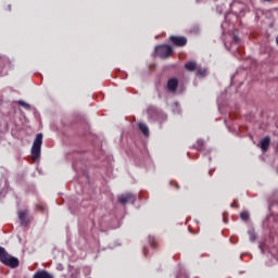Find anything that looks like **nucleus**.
I'll return each mask as SVG.
<instances>
[{"label":"nucleus","instance_id":"obj_1","mask_svg":"<svg viewBox=\"0 0 278 278\" xmlns=\"http://www.w3.org/2000/svg\"><path fill=\"white\" fill-rule=\"evenodd\" d=\"M0 262L10 268H18V258L9 255L3 247H0Z\"/></svg>","mask_w":278,"mask_h":278},{"label":"nucleus","instance_id":"obj_2","mask_svg":"<svg viewBox=\"0 0 278 278\" xmlns=\"http://www.w3.org/2000/svg\"><path fill=\"white\" fill-rule=\"evenodd\" d=\"M155 53L162 60H166L167 58H170L173 55L174 51H173V47L168 45H160V46H156Z\"/></svg>","mask_w":278,"mask_h":278},{"label":"nucleus","instance_id":"obj_3","mask_svg":"<svg viewBox=\"0 0 278 278\" xmlns=\"http://www.w3.org/2000/svg\"><path fill=\"white\" fill-rule=\"evenodd\" d=\"M41 147H42V134H38L31 147V156L34 161L40 157Z\"/></svg>","mask_w":278,"mask_h":278},{"label":"nucleus","instance_id":"obj_4","mask_svg":"<svg viewBox=\"0 0 278 278\" xmlns=\"http://www.w3.org/2000/svg\"><path fill=\"white\" fill-rule=\"evenodd\" d=\"M148 114L151 118H155V121H166V114L156 106H150L148 109Z\"/></svg>","mask_w":278,"mask_h":278},{"label":"nucleus","instance_id":"obj_5","mask_svg":"<svg viewBox=\"0 0 278 278\" xmlns=\"http://www.w3.org/2000/svg\"><path fill=\"white\" fill-rule=\"evenodd\" d=\"M169 42H172L174 47H186V45H188V39L181 36H170Z\"/></svg>","mask_w":278,"mask_h":278},{"label":"nucleus","instance_id":"obj_6","mask_svg":"<svg viewBox=\"0 0 278 278\" xmlns=\"http://www.w3.org/2000/svg\"><path fill=\"white\" fill-rule=\"evenodd\" d=\"M136 201V195L131 193H125L118 197V202L122 205H127V203H134Z\"/></svg>","mask_w":278,"mask_h":278},{"label":"nucleus","instance_id":"obj_7","mask_svg":"<svg viewBox=\"0 0 278 278\" xmlns=\"http://www.w3.org/2000/svg\"><path fill=\"white\" fill-rule=\"evenodd\" d=\"M177 88H179V79L178 78H169L167 80V90L169 92H177Z\"/></svg>","mask_w":278,"mask_h":278},{"label":"nucleus","instance_id":"obj_8","mask_svg":"<svg viewBox=\"0 0 278 278\" xmlns=\"http://www.w3.org/2000/svg\"><path fill=\"white\" fill-rule=\"evenodd\" d=\"M260 147L263 151V153H266L268 149L270 148V137L266 136L261 140Z\"/></svg>","mask_w":278,"mask_h":278},{"label":"nucleus","instance_id":"obj_9","mask_svg":"<svg viewBox=\"0 0 278 278\" xmlns=\"http://www.w3.org/2000/svg\"><path fill=\"white\" fill-rule=\"evenodd\" d=\"M143 156V164L144 166H148L152 163L151 154H149V149H147V146H143V151L141 152Z\"/></svg>","mask_w":278,"mask_h":278},{"label":"nucleus","instance_id":"obj_10","mask_svg":"<svg viewBox=\"0 0 278 278\" xmlns=\"http://www.w3.org/2000/svg\"><path fill=\"white\" fill-rule=\"evenodd\" d=\"M33 278H53V275L49 274L47 270H39L34 274Z\"/></svg>","mask_w":278,"mask_h":278},{"label":"nucleus","instance_id":"obj_11","mask_svg":"<svg viewBox=\"0 0 278 278\" xmlns=\"http://www.w3.org/2000/svg\"><path fill=\"white\" fill-rule=\"evenodd\" d=\"M185 68H186V71H189V73L197 71V62H194V61L187 62L185 64Z\"/></svg>","mask_w":278,"mask_h":278},{"label":"nucleus","instance_id":"obj_12","mask_svg":"<svg viewBox=\"0 0 278 278\" xmlns=\"http://www.w3.org/2000/svg\"><path fill=\"white\" fill-rule=\"evenodd\" d=\"M140 131H141L142 136H144V138H149L150 132H149V126H147V124H144V123L140 124Z\"/></svg>","mask_w":278,"mask_h":278},{"label":"nucleus","instance_id":"obj_13","mask_svg":"<svg viewBox=\"0 0 278 278\" xmlns=\"http://www.w3.org/2000/svg\"><path fill=\"white\" fill-rule=\"evenodd\" d=\"M204 147L205 142L202 139H199L197 143L193 146V149H195L197 151H203Z\"/></svg>","mask_w":278,"mask_h":278},{"label":"nucleus","instance_id":"obj_14","mask_svg":"<svg viewBox=\"0 0 278 278\" xmlns=\"http://www.w3.org/2000/svg\"><path fill=\"white\" fill-rule=\"evenodd\" d=\"M18 218L22 225H27L28 220H27V214L25 212H20Z\"/></svg>","mask_w":278,"mask_h":278},{"label":"nucleus","instance_id":"obj_15","mask_svg":"<svg viewBox=\"0 0 278 278\" xmlns=\"http://www.w3.org/2000/svg\"><path fill=\"white\" fill-rule=\"evenodd\" d=\"M241 220H244V223H248V220L251 218V215L248 211H243L240 213Z\"/></svg>","mask_w":278,"mask_h":278},{"label":"nucleus","instance_id":"obj_16","mask_svg":"<svg viewBox=\"0 0 278 278\" xmlns=\"http://www.w3.org/2000/svg\"><path fill=\"white\" fill-rule=\"evenodd\" d=\"M148 242L153 249H157V241H155V237H149Z\"/></svg>","mask_w":278,"mask_h":278},{"label":"nucleus","instance_id":"obj_17","mask_svg":"<svg viewBox=\"0 0 278 278\" xmlns=\"http://www.w3.org/2000/svg\"><path fill=\"white\" fill-rule=\"evenodd\" d=\"M249 236H250L251 242H255V240H257V236L255 235V230H250Z\"/></svg>","mask_w":278,"mask_h":278},{"label":"nucleus","instance_id":"obj_18","mask_svg":"<svg viewBox=\"0 0 278 278\" xmlns=\"http://www.w3.org/2000/svg\"><path fill=\"white\" fill-rule=\"evenodd\" d=\"M18 105H21L22 108H24L25 110H29L30 105L27 104V102L23 101V100H20L18 102Z\"/></svg>","mask_w":278,"mask_h":278},{"label":"nucleus","instance_id":"obj_19","mask_svg":"<svg viewBox=\"0 0 278 278\" xmlns=\"http://www.w3.org/2000/svg\"><path fill=\"white\" fill-rule=\"evenodd\" d=\"M176 278H189V277H188V274H186V271L180 270L178 271Z\"/></svg>","mask_w":278,"mask_h":278},{"label":"nucleus","instance_id":"obj_20","mask_svg":"<svg viewBox=\"0 0 278 278\" xmlns=\"http://www.w3.org/2000/svg\"><path fill=\"white\" fill-rule=\"evenodd\" d=\"M197 75L198 77H205V70H198Z\"/></svg>","mask_w":278,"mask_h":278},{"label":"nucleus","instance_id":"obj_21","mask_svg":"<svg viewBox=\"0 0 278 278\" xmlns=\"http://www.w3.org/2000/svg\"><path fill=\"white\" fill-rule=\"evenodd\" d=\"M169 184H170V186H174V188H176V190H179V185L176 181H170Z\"/></svg>","mask_w":278,"mask_h":278},{"label":"nucleus","instance_id":"obj_22","mask_svg":"<svg viewBox=\"0 0 278 278\" xmlns=\"http://www.w3.org/2000/svg\"><path fill=\"white\" fill-rule=\"evenodd\" d=\"M143 255L144 257L149 255V249H147V247H143Z\"/></svg>","mask_w":278,"mask_h":278},{"label":"nucleus","instance_id":"obj_23","mask_svg":"<svg viewBox=\"0 0 278 278\" xmlns=\"http://www.w3.org/2000/svg\"><path fill=\"white\" fill-rule=\"evenodd\" d=\"M233 42H236V45H238L240 42V37L238 36H233Z\"/></svg>","mask_w":278,"mask_h":278},{"label":"nucleus","instance_id":"obj_24","mask_svg":"<svg viewBox=\"0 0 278 278\" xmlns=\"http://www.w3.org/2000/svg\"><path fill=\"white\" fill-rule=\"evenodd\" d=\"M60 270H62V265H59V267H58Z\"/></svg>","mask_w":278,"mask_h":278},{"label":"nucleus","instance_id":"obj_25","mask_svg":"<svg viewBox=\"0 0 278 278\" xmlns=\"http://www.w3.org/2000/svg\"><path fill=\"white\" fill-rule=\"evenodd\" d=\"M208 175H212V170L208 172Z\"/></svg>","mask_w":278,"mask_h":278},{"label":"nucleus","instance_id":"obj_26","mask_svg":"<svg viewBox=\"0 0 278 278\" xmlns=\"http://www.w3.org/2000/svg\"><path fill=\"white\" fill-rule=\"evenodd\" d=\"M264 1H268V2H270V1H273V0H264Z\"/></svg>","mask_w":278,"mask_h":278}]
</instances>
